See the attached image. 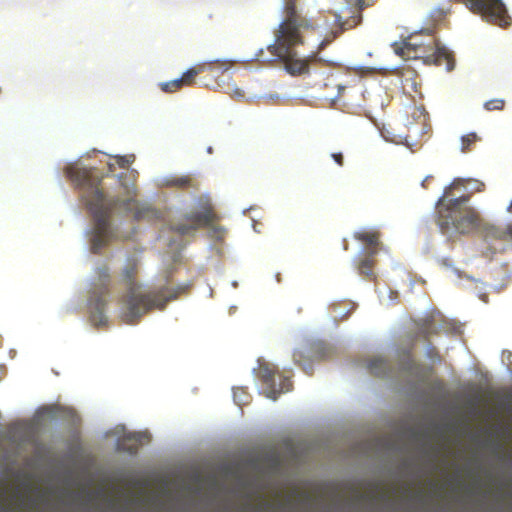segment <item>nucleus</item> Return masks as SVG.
I'll return each instance as SVG.
<instances>
[{"instance_id":"f257e3e1","label":"nucleus","mask_w":512,"mask_h":512,"mask_svg":"<svg viewBox=\"0 0 512 512\" xmlns=\"http://www.w3.org/2000/svg\"><path fill=\"white\" fill-rule=\"evenodd\" d=\"M65 172L67 177L82 190V198L93 216L94 227L90 237L92 253H100L116 237L110 224L113 210L120 209L127 213H133L136 219L142 217L135 182L127 173L118 176L121 187L120 195L107 200L100 189L101 179L94 174L93 169L69 165Z\"/></svg>"},{"instance_id":"f03ea898","label":"nucleus","mask_w":512,"mask_h":512,"mask_svg":"<svg viewBox=\"0 0 512 512\" xmlns=\"http://www.w3.org/2000/svg\"><path fill=\"white\" fill-rule=\"evenodd\" d=\"M296 1H283L284 18L274 32V42L267 47L271 56L265 57L262 49L257 54L258 60L261 62H282L285 70L292 76L307 74L310 65L318 61L317 53L299 57L295 51L296 47L305 43V37L315 33L319 27L313 18L299 12Z\"/></svg>"},{"instance_id":"7ed1b4c3","label":"nucleus","mask_w":512,"mask_h":512,"mask_svg":"<svg viewBox=\"0 0 512 512\" xmlns=\"http://www.w3.org/2000/svg\"><path fill=\"white\" fill-rule=\"evenodd\" d=\"M138 274V261L135 258L127 260L122 271V282L127 287V293L121 300L122 319L126 323H135L143 315L153 309L163 310L166 304L177 298L183 291L182 287H169L164 285L157 289L143 292L136 281Z\"/></svg>"},{"instance_id":"20e7f679","label":"nucleus","mask_w":512,"mask_h":512,"mask_svg":"<svg viewBox=\"0 0 512 512\" xmlns=\"http://www.w3.org/2000/svg\"><path fill=\"white\" fill-rule=\"evenodd\" d=\"M446 194L447 191L437 203L438 223L442 232L447 233L454 229L458 233L467 234L476 230L481 224V218L475 209L466 206L469 196L454 198L444 204Z\"/></svg>"},{"instance_id":"39448f33","label":"nucleus","mask_w":512,"mask_h":512,"mask_svg":"<svg viewBox=\"0 0 512 512\" xmlns=\"http://www.w3.org/2000/svg\"><path fill=\"white\" fill-rule=\"evenodd\" d=\"M185 223H177L172 226V230L180 235H189L199 228H209L210 237L216 240H223L226 235V229L222 226L214 225L219 220V216L214 210L210 201H201L199 209L192 211L184 216Z\"/></svg>"},{"instance_id":"423d86ee","label":"nucleus","mask_w":512,"mask_h":512,"mask_svg":"<svg viewBox=\"0 0 512 512\" xmlns=\"http://www.w3.org/2000/svg\"><path fill=\"white\" fill-rule=\"evenodd\" d=\"M111 273L107 264H101L95 269V280L91 297L88 303L89 320L94 326H101L107 323L105 308L107 297L110 293Z\"/></svg>"},{"instance_id":"0eeeda50","label":"nucleus","mask_w":512,"mask_h":512,"mask_svg":"<svg viewBox=\"0 0 512 512\" xmlns=\"http://www.w3.org/2000/svg\"><path fill=\"white\" fill-rule=\"evenodd\" d=\"M257 377L265 386V396L272 400H276L281 393L288 392L292 388L291 380L288 377H282L269 363L259 364Z\"/></svg>"},{"instance_id":"6e6552de","label":"nucleus","mask_w":512,"mask_h":512,"mask_svg":"<svg viewBox=\"0 0 512 512\" xmlns=\"http://www.w3.org/2000/svg\"><path fill=\"white\" fill-rule=\"evenodd\" d=\"M376 0H346L347 4L351 8V16L342 20V17L338 14H335V23L337 25V30H332L330 33L325 35L324 39L319 44V49H324L329 43H331L342 31L351 29L357 26L361 20L362 15L361 12L375 3Z\"/></svg>"},{"instance_id":"1a4fd4ad","label":"nucleus","mask_w":512,"mask_h":512,"mask_svg":"<svg viewBox=\"0 0 512 512\" xmlns=\"http://www.w3.org/2000/svg\"><path fill=\"white\" fill-rule=\"evenodd\" d=\"M434 44L435 39L431 35H428L427 42L421 41L420 35H412L404 40L395 51L402 57L422 58L421 55H426L428 50H432Z\"/></svg>"},{"instance_id":"9d476101","label":"nucleus","mask_w":512,"mask_h":512,"mask_svg":"<svg viewBox=\"0 0 512 512\" xmlns=\"http://www.w3.org/2000/svg\"><path fill=\"white\" fill-rule=\"evenodd\" d=\"M319 359H321V355L314 345L298 348L293 353L294 363L308 375L312 374L313 362Z\"/></svg>"},{"instance_id":"9b49d317","label":"nucleus","mask_w":512,"mask_h":512,"mask_svg":"<svg viewBox=\"0 0 512 512\" xmlns=\"http://www.w3.org/2000/svg\"><path fill=\"white\" fill-rule=\"evenodd\" d=\"M424 62L427 64H433L436 66H445L447 71H451L454 68V58L451 53L444 47H439L437 43L433 45L432 50H428L426 55H421Z\"/></svg>"},{"instance_id":"f8f14e48","label":"nucleus","mask_w":512,"mask_h":512,"mask_svg":"<svg viewBox=\"0 0 512 512\" xmlns=\"http://www.w3.org/2000/svg\"><path fill=\"white\" fill-rule=\"evenodd\" d=\"M354 238L369 246L368 254L374 256L380 244V233L377 230H362L354 233Z\"/></svg>"},{"instance_id":"ddd939ff","label":"nucleus","mask_w":512,"mask_h":512,"mask_svg":"<svg viewBox=\"0 0 512 512\" xmlns=\"http://www.w3.org/2000/svg\"><path fill=\"white\" fill-rule=\"evenodd\" d=\"M416 333L412 341L414 342L416 338L421 337L425 341L429 339L430 336L438 333V327L436 326L435 320L433 317H426L420 319L416 322Z\"/></svg>"},{"instance_id":"4468645a","label":"nucleus","mask_w":512,"mask_h":512,"mask_svg":"<svg viewBox=\"0 0 512 512\" xmlns=\"http://www.w3.org/2000/svg\"><path fill=\"white\" fill-rule=\"evenodd\" d=\"M165 184L168 187L179 189H197L199 186L197 179L192 174L170 177L166 179Z\"/></svg>"},{"instance_id":"2eb2a0df","label":"nucleus","mask_w":512,"mask_h":512,"mask_svg":"<svg viewBox=\"0 0 512 512\" xmlns=\"http://www.w3.org/2000/svg\"><path fill=\"white\" fill-rule=\"evenodd\" d=\"M211 64H209L210 66ZM208 65L207 64H199L194 67L189 68L183 75L179 78L182 86H191L195 82V78L206 71Z\"/></svg>"},{"instance_id":"dca6fc26","label":"nucleus","mask_w":512,"mask_h":512,"mask_svg":"<svg viewBox=\"0 0 512 512\" xmlns=\"http://www.w3.org/2000/svg\"><path fill=\"white\" fill-rule=\"evenodd\" d=\"M369 369L371 373L381 376L384 375L389 369V364L382 358H374L369 362Z\"/></svg>"},{"instance_id":"f3484780","label":"nucleus","mask_w":512,"mask_h":512,"mask_svg":"<svg viewBox=\"0 0 512 512\" xmlns=\"http://www.w3.org/2000/svg\"><path fill=\"white\" fill-rule=\"evenodd\" d=\"M374 260L371 254H368L363 260H361L358 271L361 275L371 276L373 274Z\"/></svg>"},{"instance_id":"a211bd4d","label":"nucleus","mask_w":512,"mask_h":512,"mask_svg":"<svg viewBox=\"0 0 512 512\" xmlns=\"http://www.w3.org/2000/svg\"><path fill=\"white\" fill-rule=\"evenodd\" d=\"M479 140L476 133H468L461 138V151L468 152L471 150V146Z\"/></svg>"},{"instance_id":"6ab92c4d","label":"nucleus","mask_w":512,"mask_h":512,"mask_svg":"<svg viewBox=\"0 0 512 512\" xmlns=\"http://www.w3.org/2000/svg\"><path fill=\"white\" fill-rule=\"evenodd\" d=\"M160 88L163 92L173 93L183 88L180 79H174L168 82L160 84Z\"/></svg>"},{"instance_id":"aec40b11","label":"nucleus","mask_w":512,"mask_h":512,"mask_svg":"<svg viewBox=\"0 0 512 512\" xmlns=\"http://www.w3.org/2000/svg\"><path fill=\"white\" fill-rule=\"evenodd\" d=\"M505 101L503 99H491L484 104L487 111H501L504 109Z\"/></svg>"},{"instance_id":"412c9836","label":"nucleus","mask_w":512,"mask_h":512,"mask_svg":"<svg viewBox=\"0 0 512 512\" xmlns=\"http://www.w3.org/2000/svg\"><path fill=\"white\" fill-rule=\"evenodd\" d=\"M233 396H234L235 402L239 406L245 405L249 402V400H248L249 396L246 394V392L243 388L234 389Z\"/></svg>"},{"instance_id":"4be33fe9","label":"nucleus","mask_w":512,"mask_h":512,"mask_svg":"<svg viewBox=\"0 0 512 512\" xmlns=\"http://www.w3.org/2000/svg\"><path fill=\"white\" fill-rule=\"evenodd\" d=\"M426 356L432 361H441L438 350L433 345L429 344L426 349Z\"/></svg>"},{"instance_id":"5701e85b","label":"nucleus","mask_w":512,"mask_h":512,"mask_svg":"<svg viewBox=\"0 0 512 512\" xmlns=\"http://www.w3.org/2000/svg\"><path fill=\"white\" fill-rule=\"evenodd\" d=\"M331 157L338 166L342 167L344 165V156L341 152L332 153Z\"/></svg>"},{"instance_id":"b1692460","label":"nucleus","mask_w":512,"mask_h":512,"mask_svg":"<svg viewBox=\"0 0 512 512\" xmlns=\"http://www.w3.org/2000/svg\"><path fill=\"white\" fill-rule=\"evenodd\" d=\"M117 163L121 168H126L130 165L131 160L126 156H122L117 159Z\"/></svg>"},{"instance_id":"393cba45","label":"nucleus","mask_w":512,"mask_h":512,"mask_svg":"<svg viewBox=\"0 0 512 512\" xmlns=\"http://www.w3.org/2000/svg\"><path fill=\"white\" fill-rule=\"evenodd\" d=\"M270 507L271 504L269 502H262L255 507V512H267Z\"/></svg>"},{"instance_id":"a878e982","label":"nucleus","mask_w":512,"mask_h":512,"mask_svg":"<svg viewBox=\"0 0 512 512\" xmlns=\"http://www.w3.org/2000/svg\"><path fill=\"white\" fill-rule=\"evenodd\" d=\"M505 233L509 235L510 239L512 240V225L507 226Z\"/></svg>"},{"instance_id":"bb28decb","label":"nucleus","mask_w":512,"mask_h":512,"mask_svg":"<svg viewBox=\"0 0 512 512\" xmlns=\"http://www.w3.org/2000/svg\"><path fill=\"white\" fill-rule=\"evenodd\" d=\"M215 63H216V64H219V66H221V67H222V66H224V64H223V63H220V61H219V60H216V61H215Z\"/></svg>"},{"instance_id":"cd10ccee","label":"nucleus","mask_w":512,"mask_h":512,"mask_svg":"<svg viewBox=\"0 0 512 512\" xmlns=\"http://www.w3.org/2000/svg\"><path fill=\"white\" fill-rule=\"evenodd\" d=\"M2 346V336L0 335V347Z\"/></svg>"}]
</instances>
